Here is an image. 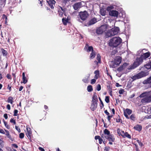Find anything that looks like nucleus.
Instances as JSON below:
<instances>
[{"instance_id":"nucleus-1","label":"nucleus","mask_w":151,"mask_h":151,"mask_svg":"<svg viewBox=\"0 0 151 151\" xmlns=\"http://www.w3.org/2000/svg\"><path fill=\"white\" fill-rule=\"evenodd\" d=\"M144 50V49L140 50L137 52V55H140L141 56L139 58H137L136 59V61L133 64L132 69L134 68L139 65L143 62L144 60L145 59L150 56V54L148 52H146L142 55L143 51Z\"/></svg>"},{"instance_id":"nucleus-2","label":"nucleus","mask_w":151,"mask_h":151,"mask_svg":"<svg viewBox=\"0 0 151 151\" xmlns=\"http://www.w3.org/2000/svg\"><path fill=\"white\" fill-rule=\"evenodd\" d=\"M139 97L142 98L141 100V102L142 103L151 102V92H146L143 93L139 95Z\"/></svg>"},{"instance_id":"nucleus-3","label":"nucleus","mask_w":151,"mask_h":151,"mask_svg":"<svg viewBox=\"0 0 151 151\" xmlns=\"http://www.w3.org/2000/svg\"><path fill=\"white\" fill-rule=\"evenodd\" d=\"M122 40L119 37H115L110 40L109 45L113 47H116L122 42Z\"/></svg>"},{"instance_id":"nucleus-4","label":"nucleus","mask_w":151,"mask_h":151,"mask_svg":"<svg viewBox=\"0 0 151 151\" xmlns=\"http://www.w3.org/2000/svg\"><path fill=\"white\" fill-rule=\"evenodd\" d=\"M142 70V71L139 73L131 77L133 81H134L137 79H139L145 77L148 75L149 74L148 71H145L143 70Z\"/></svg>"},{"instance_id":"nucleus-5","label":"nucleus","mask_w":151,"mask_h":151,"mask_svg":"<svg viewBox=\"0 0 151 151\" xmlns=\"http://www.w3.org/2000/svg\"><path fill=\"white\" fill-rule=\"evenodd\" d=\"M119 27H115L111 29H108L107 33L106 32V35L108 37H110L117 35L119 33Z\"/></svg>"},{"instance_id":"nucleus-6","label":"nucleus","mask_w":151,"mask_h":151,"mask_svg":"<svg viewBox=\"0 0 151 151\" xmlns=\"http://www.w3.org/2000/svg\"><path fill=\"white\" fill-rule=\"evenodd\" d=\"M111 28L108 25H102L96 30V33L98 34H101L103 32L107 33L108 29Z\"/></svg>"},{"instance_id":"nucleus-7","label":"nucleus","mask_w":151,"mask_h":151,"mask_svg":"<svg viewBox=\"0 0 151 151\" xmlns=\"http://www.w3.org/2000/svg\"><path fill=\"white\" fill-rule=\"evenodd\" d=\"M79 16L81 19L83 20H85L88 16L89 14L86 11H84L80 13Z\"/></svg>"},{"instance_id":"nucleus-8","label":"nucleus","mask_w":151,"mask_h":151,"mask_svg":"<svg viewBox=\"0 0 151 151\" xmlns=\"http://www.w3.org/2000/svg\"><path fill=\"white\" fill-rule=\"evenodd\" d=\"M151 69V62H149V63L145 65L144 67H142L140 69L141 70H143L145 71H148V70Z\"/></svg>"},{"instance_id":"nucleus-9","label":"nucleus","mask_w":151,"mask_h":151,"mask_svg":"<svg viewBox=\"0 0 151 151\" xmlns=\"http://www.w3.org/2000/svg\"><path fill=\"white\" fill-rule=\"evenodd\" d=\"M119 14V12L116 10H112L109 12V15L113 17H117Z\"/></svg>"},{"instance_id":"nucleus-10","label":"nucleus","mask_w":151,"mask_h":151,"mask_svg":"<svg viewBox=\"0 0 151 151\" xmlns=\"http://www.w3.org/2000/svg\"><path fill=\"white\" fill-rule=\"evenodd\" d=\"M110 134V132L107 129H105L104 131V134L101 135V137L103 139L106 138Z\"/></svg>"},{"instance_id":"nucleus-11","label":"nucleus","mask_w":151,"mask_h":151,"mask_svg":"<svg viewBox=\"0 0 151 151\" xmlns=\"http://www.w3.org/2000/svg\"><path fill=\"white\" fill-rule=\"evenodd\" d=\"M132 111L128 109H127L125 111H124V114L127 119H129V117L128 115H129L132 113Z\"/></svg>"},{"instance_id":"nucleus-12","label":"nucleus","mask_w":151,"mask_h":151,"mask_svg":"<svg viewBox=\"0 0 151 151\" xmlns=\"http://www.w3.org/2000/svg\"><path fill=\"white\" fill-rule=\"evenodd\" d=\"M121 58L120 56H118L116 57L115 58L114 61L115 62L116 64L118 66L121 63Z\"/></svg>"},{"instance_id":"nucleus-13","label":"nucleus","mask_w":151,"mask_h":151,"mask_svg":"<svg viewBox=\"0 0 151 151\" xmlns=\"http://www.w3.org/2000/svg\"><path fill=\"white\" fill-rule=\"evenodd\" d=\"M49 5L52 9H53L54 5H55V1L54 0H49V1H47Z\"/></svg>"},{"instance_id":"nucleus-14","label":"nucleus","mask_w":151,"mask_h":151,"mask_svg":"<svg viewBox=\"0 0 151 151\" xmlns=\"http://www.w3.org/2000/svg\"><path fill=\"white\" fill-rule=\"evenodd\" d=\"M81 5H82L81 2H78L75 4L73 5V7L75 10H76L78 8L81 7Z\"/></svg>"},{"instance_id":"nucleus-15","label":"nucleus","mask_w":151,"mask_h":151,"mask_svg":"<svg viewBox=\"0 0 151 151\" xmlns=\"http://www.w3.org/2000/svg\"><path fill=\"white\" fill-rule=\"evenodd\" d=\"M97 106V103L92 102L90 108L92 111H94L96 109Z\"/></svg>"},{"instance_id":"nucleus-16","label":"nucleus","mask_w":151,"mask_h":151,"mask_svg":"<svg viewBox=\"0 0 151 151\" xmlns=\"http://www.w3.org/2000/svg\"><path fill=\"white\" fill-rule=\"evenodd\" d=\"M85 49H87V51L88 52L90 51L93 52V47L92 46H88L87 44H86V46L84 48Z\"/></svg>"},{"instance_id":"nucleus-17","label":"nucleus","mask_w":151,"mask_h":151,"mask_svg":"<svg viewBox=\"0 0 151 151\" xmlns=\"http://www.w3.org/2000/svg\"><path fill=\"white\" fill-rule=\"evenodd\" d=\"M97 22V20L96 18H93L89 22L88 25H91L94 24Z\"/></svg>"},{"instance_id":"nucleus-18","label":"nucleus","mask_w":151,"mask_h":151,"mask_svg":"<svg viewBox=\"0 0 151 151\" xmlns=\"http://www.w3.org/2000/svg\"><path fill=\"white\" fill-rule=\"evenodd\" d=\"M144 84H149L151 83V76L145 80L143 82Z\"/></svg>"},{"instance_id":"nucleus-19","label":"nucleus","mask_w":151,"mask_h":151,"mask_svg":"<svg viewBox=\"0 0 151 151\" xmlns=\"http://www.w3.org/2000/svg\"><path fill=\"white\" fill-rule=\"evenodd\" d=\"M109 141L114 142V138L113 135L110 134L106 138Z\"/></svg>"},{"instance_id":"nucleus-20","label":"nucleus","mask_w":151,"mask_h":151,"mask_svg":"<svg viewBox=\"0 0 151 151\" xmlns=\"http://www.w3.org/2000/svg\"><path fill=\"white\" fill-rule=\"evenodd\" d=\"M22 80L23 81L21 82L22 83H23L24 84H26L27 82V79L26 77L25 76V73L23 72L22 74Z\"/></svg>"},{"instance_id":"nucleus-21","label":"nucleus","mask_w":151,"mask_h":151,"mask_svg":"<svg viewBox=\"0 0 151 151\" xmlns=\"http://www.w3.org/2000/svg\"><path fill=\"white\" fill-rule=\"evenodd\" d=\"M109 65L111 67L113 68H115L118 66L114 60L111 61L109 63Z\"/></svg>"},{"instance_id":"nucleus-22","label":"nucleus","mask_w":151,"mask_h":151,"mask_svg":"<svg viewBox=\"0 0 151 151\" xmlns=\"http://www.w3.org/2000/svg\"><path fill=\"white\" fill-rule=\"evenodd\" d=\"M134 128L136 130L140 131L142 129V126L140 125L137 124L134 127Z\"/></svg>"},{"instance_id":"nucleus-23","label":"nucleus","mask_w":151,"mask_h":151,"mask_svg":"<svg viewBox=\"0 0 151 151\" xmlns=\"http://www.w3.org/2000/svg\"><path fill=\"white\" fill-rule=\"evenodd\" d=\"M27 132L26 133V134L27 135V136L28 137V136L30 137L31 134H32L31 129L30 128H29L27 127Z\"/></svg>"},{"instance_id":"nucleus-24","label":"nucleus","mask_w":151,"mask_h":151,"mask_svg":"<svg viewBox=\"0 0 151 151\" xmlns=\"http://www.w3.org/2000/svg\"><path fill=\"white\" fill-rule=\"evenodd\" d=\"M90 75L89 74L88 76H86L83 78L82 80V81L83 82L85 83H88L89 80V76Z\"/></svg>"},{"instance_id":"nucleus-25","label":"nucleus","mask_w":151,"mask_h":151,"mask_svg":"<svg viewBox=\"0 0 151 151\" xmlns=\"http://www.w3.org/2000/svg\"><path fill=\"white\" fill-rule=\"evenodd\" d=\"M98 99L97 96L95 94H94L92 97V102L97 103Z\"/></svg>"},{"instance_id":"nucleus-26","label":"nucleus","mask_w":151,"mask_h":151,"mask_svg":"<svg viewBox=\"0 0 151 151\" xmlns=\"http://www.w3.org/2000/svg\"><path fill=\"white\" fill-rule=\"evenodd\" d=\"M94 74H95L94 76V78L95 79H97L99 76V72L98 70H96L95 71Z\"/></svg>"},{"instance_id":"nucleus-27","label":"nucleus","mask_w":151,"mask_h":151,"mask_svg":"<svg viewBox=\"0 0 151 151\" xmlns=\"http://www.w3.org/2000/svg\"><path fill=\"white\" fill-rule=\"evenodd\" d=\"M5 131L6 133V135L7 137L9 138L12 141H13V139L12 138L11 136L9 134V132L8 130H5Z\"/></svg>"},{"instance_id":"nucleus-28","label":"nucleus","mask_w":151,"mask_h":151,"mask_svg":"<svg viewBox=\"0 0 151 151\" xmlns=\"http://www.w3.org/2000/svg\"><path fill=\"white\" fill-rule=\"evenodd\" d=\"M97 59L98 61L97 62L96 61H94V63H96L97 64H98V63H100L101 62V56L99 54H98L97 55Z\"/></svg>"},{"instance_id":"nucleus-29","label":"nucleus","mask_w":151,"mask_h":151,"mask_svg":"<svg viewBox=\"0 0 151 151\" xmlns=\"http://www.w3.org/2000/svg\"><path fill=\"white\" fill-rule=\"evenodd\" d=\"M100 12L101 15L104 16L106 15V11L104 9H100Z\"/></svg>"},{"instance_id":"nucleus-30","label":"nucleus","mask_w":151,"mask_h":151,"mask_svg":"<svg viewBox=\"0 0 151 151\" xmlns=\"http://www.w3.org/2000/svg\"><path fill=\"white\" fill-rule=\"evenodd\" d=\"M69 19L68 18L66 19V18H63L62 19V22L63 23V24L65 25H66L67 24V22H69Z\"/></svg>"},{"instance_id":"nucleus-31","label":"nucleus","mask_w":151,"mask_h":151,"mask_svg":"<svg viewBox=\"0 0 151 151\" xmlns=\"http://www.w3.org/2000/svg\"><path fill=\"white\" fill-rule=\"evenodd\" d=\"M114 5H112L108 6L106 8V10L109 12L111 10L114 9Z\"/></svg>"},{"instance_id":"nucleus-32","label":"nucleus","mask_w":151,"mask_h":151,"mask_svg":"<svg viewBox=\"0 0 151 151\" xmlns=\"http://www.w3.org/2000/svg\"><path fill=\"white\" fill-rule=\"evenodd\" d=\"M61 9L62 10V12L61 11H59V14L60 16L62 17L63 14V13H64L65 12V9H63L62 7H61Z\"/></svg>"},{"instance_id":"nucleus-33","label":"nucleus","mask_w":151,"mask_h":151,"mask_svg":"<svg viewBox=\"0 0 151 151\" xmlns=\"http://www.w3.org/2000/svg\"><path fill=\"white\" fill-rule=\"evenodd\" d=\"M96 55V53L94 51H93L91 53L90 55V58L91 59H93V58Z\"/></svg>"},{"instance_id":"nucleus-34","label":"nucleus","mask_w":151,"mask_h":151,"mask_svg":"<svg viewBox=\"0 0 151 151\" xmlns=\"http://www.w3.org/2000/svg\"><path fill=\"white\" fill-rule=\"evenodd\" d=\"M13 99L12 97L10 96L8 99V102L9 103L12 104L13 102Z\"/></svg>"},{"instance_id":"nucleus-35","label":"nucleus","mask_w":151,"mask_h":151,"mask_svg":"<svg viewBox=\"0 0 151 151\" xmlns=\"http://www.w3.org/2000/svg\"><path fill=\"white\" fill-rule=\"evenodd\" d=\"M123 137H124V138L127 137L128 138L131 139V136L127 132H125V134H124V136Z\"/></svg>"},{"instance_id":"nucleus-36","label":"nucleus","mask_w":151,"mask_h":151,"mask_svg":"<svg viewBox=\"0 0 151 151\" xmlns=\"http://www.w3.org/2000/svg\"><path fill=\"white\" fill-rule=\"evenodd\" d=\"M87 90L89 92L92 91L93 90L92 86L90 85L88 86L87 87Z\"/></svg>"},{"instance_id":"nucleus-37","label":"nucleus","mask_w":151,"mask_h":151,"mask_svg":"<svg viewBox=\"0 0 151 151\" xmlns=\"http://www.w3.org/2000/svg\"><path fill=\"white\" fill-rule=\"evenodd\" d=\"M1 50L2 52L3 55L4 56H6L7 54V52L6 51L4 50L3 49H2Z\"/></svg>"},{"instance_id":"nucleus-38","label":"nucleus","mask_w":151,"mask_h":151,"mask_svg":"<svg viewBox=\"0 0 151 151\" xmlns=\"http://www.w3.org/2000/svg\"><path fill=\"white\" fill-rule=\"evenodd\" d=\"M122 16L120 15V17H121L122 18L124 19L126 17L125 13L124 11H123L121 12Z\"/></svg>"},{"instance_id":"nucleus-39","label":"nucleus","mask_w":151,"mask_h":151,"mask_svg":"<svg viewBox=\"0 0 151 151\" xmlns=\"http://www.w3.org/2000/svg\"><path fill=\"white\" fill-rule=\"evenodd\" d=\"M69 1L70 0H62V5L64 6H65L67 2Z\"/></svg>"},{"instance_id":"nucleus-40","label":"nucleus","mask_w":151,"mask_h":151,"mask_svg":"<svg viewBox=\"0 0 151 151\" xmlns=\"http://www.w3.org/2000/svg\"><path fill=\"white\" fill-rule=\"evenodd\" d=\"M4 120V125L5 126V127H6V128L8 129H10V126H9L7 122H5Z\"/></svg>"},{"instance_id":"nucleus-41","label":"nucleus","mask_w":151,"mask_h":151,"mask_svg":"<svg viewBox=\"0 0 151 151\" xmlns=\"http://www.w3.org/2000/svg\"><path fill=\"white\" fill-rule=\"evenodd\" d=\"M4 141H3L0 139V147H2L4 146Z\"/></svg>"},{"instance_id":"nucleus-42","label":"nucleus","mask_w":151,"mask_h":151,"mask_svg":"<svg viewBox=\"0 0 151 151\" xmlns=\"http://www.w3.org/2000/svg\"><path fill=\"white\" fill-rule=\"evenodd\" d=\"M99 99L101 102V105H100V108L101 109H102L104 105L102 101H101V100L100 98H99Z\"/></svg>"},{"instance_id":"nucleus-43","label":"nucleus","mask_w":151,"mask_h":151,"mask_svg":"<svg viewBox=\"0 0 151 151\" xmlns=\"http://www.w3.org/2000/svg\"><path fill=\"white\" fill-rule=\"evenodd\" d=\"M105 101L107 103H108L109 102V97L108 96H106L105 98Z\"/></svg>"},{"instance_id":"nucleus-44","label":"nucleus","mask_w":151,"mask_h":151,"mask_svg":"<svg viewBox=\"0 0 151 151\" xmlns=\"http://www.w3.org/2000/svg\"><path fill=\"white\" fill-rule=\"evenodd\" d=\"M128 65V64L127 63H124L123 65H122V67H121V68H122V69H125L126 67Z\"/></svg>"},{"instance_id":"nucleus-45","label":"nucleus","mask_w":151,"mask_h":151,"mask_svg":"<svg viewBox=\"0 0 151 151\" xmlns=\"http://www.w3.org/2000/svg\"><path fill=\"white\" fill-rule=\"evenodd\" d=\"M96 89L98 91H99L101 89V86L100 85L98 84L96 87Z\"/></svg>"},{"instance_id":"nucleus-46","label":"nucleus","mask_w":151,"mask_h":151,"mask_svg":"<svg viewBox=\"0 0 151 151\" xmlns=\"http://www.w3.org/2000/svg\"><path fill=\"white\" fill-rule=\"evenodd\" d=\"M96 79L95 78L91 79V84L95 83L96 82Z\"/></svg>"},{"instance_id":"nucleus-47","label":"nucleus","mask_w":151,"mask_h":151,"mask_svg":"<svg viewBox=\"0 0 151 151\" xmlns=\"http://www.w3.org/2000/svg\"><path fill=\"white\" fill-rule=\"evenodd\" d=\"M124 92V90L122 89H121L119 91V93L120 94H123Z\"/></svg>"},{"instance_id":"nucleus-48","label":"nucleus","mask_w":151,"mask_h":151,"mask_svg":"<svg viewBox=\"0 0 151 151\" xmlns=\"http://www.w3.org/2000/svg\"><path fill=\"white\" fill-rule=\"evenodd\" d=\"M113 116V115H108V117H107V119L108 120V121L110 122V119L111 118H112Z\"/></svg>"},{"instance_id":"nucleus-49","label":"nucleus","mask_w":151,"mask_h":151,"mask_svg":"<svg viewBox=\"0 0 151 151\" xmlns=\"http://www.w3.org/2000/svg\"><path fill=\"white\" fill-rule=\"evenodd\" d=\"M24 134L22 133H21L19 134V137L20 138H23L24 137Z\"/></svg>"},{"instance_id":"nucleus-50","label":"nucleus","mask_w":151,"mask_h":151,"mask_svg":"<svg viewBox=\"0 0 151 151\" xmlns=\"http://www.w3.org/2000/svg\"><path fill=\"white\" fill-rule=\"evenodd\" d=\"M16 129L18 132H21L20 129L19 127L17 126H15Z\"/></svg>"},{"instance_id":"nucleus-51","label":"nucleus","mask_w":151,"mask_h":151,"mask_svg":"<svg viewBox=\"0 0 151 151\" xmlns=\"http://www.w3.org/2000/svg\"><path fill=\"white\" fill-rule=\"evenodd\" d=\"M3 18H4L5 19V22H6V23L7 22V17L6 15H4L3 16Z\"/></svg>"},{"instance_id":"nucleus-52","label":"nucleus","mask_w":151,"mask_h":151,"mask_svg":"<svg viewBox=\"0 0 151 151\" xmlns=\"http://www.w3.org/2000/svg\"><path fill=\"white\" fill-rule=\"evenodd\" d=\"M130 119L131 120H135V117L133 115H131L130 117Z\"/></svg>"},{"instance_id":"nucleus-53","label":"nucleus","mask_w":151,"mask_h":151,"mask_svg":"<svg viewBox=\"0 0 151 151\" xmlns=\"http://www.w3.org/2000/svg\"><path fill=\"white\" fill-rule=\"evenodd\" d=\"M10 122L11 123H14V124H16V122H15V120L14 119H12L10 121Z\"/></svg>"},{"instance_id":"nucleus-54","label":"nucleus","mask_w":151,"mask_h":151,"mask_svg":"<svg viewBox=\"0 0 151 151\" xmlns=\"http://www.w3.org/2000/svg\"><path fill=\"white\" fill-rule=\"evenodd\" d=\"M121 131H122V130L120 129H118L117 130V133L119 134V135H120L121 134Z\"/></svg>"},{"instance_id":"nucleus-55","label":"nucleus","mask_w":151,"mask_h":151,"mask_svg":"<svg viewBox=\"0 0 151 151\" xmlns=\"http://www.w3.org/2000/svg\"><path fill=\"white\" fill-rule=\"evenodd\" d=\"M110 147H106L104 148V150L106 151H109L110 150Z\"/></svg>"},{"instance_id":"nucleus-56","label":"nucleus","mask_w":151,"mask_h":151,"mask_svg":"<svg viewBox=\"0 0 151 151\" xmlns=\"http://www.w3.org/2000/svg\"><path fill=\"white\" fill-rule=\"evenodd\" d=\"M6 77L8 79H12L11 76V75H10L9 74H7V75L6 76Z\"/></svg>"},{"instance_id":"nucleus-57","label":"nucleus","mask_w":151,"mask_h":151,"mask_svg":"<svg viewBox=\"0 0 151 151\" xmlns=\"http://www.w3.org/2000/svg\"><path fill=\"white\" fill-rule=\"evenodd\" d=\"M18 111L17 110H15L14 111V116H16L17 115Z\"/></svg>"},{"instance_id":"nucleus-58","label":"nucleus","mask_w":151,"mask_h":151,"mask_svg":"<svg viewBox=\"0 0 151 151\" xmlns=\"http://www.w3.org/2000/svg\"><path fill=\"white\" fill-rule=\"evenodd\" d=\"M121 133L120 135L122 136L123 137L125 134V132H124L123 131H121Z\"/></svg>"},{"instance_id":"nucleus-59","label":"nucleus","mask_w":151,"mask_h":151,"mask_svg":"<svg viewBox=\"0 0 151 151\" xmlns=\"http://www.w3.org/2000/svg\"><path fill=\"white\" fill-rule=\"evenodd\" d=\"M137 142L138 143L139 145L141 147H142L143 146V144L142 142H141L140 141H139V140H138L137 141Z\"/></svg>"},{"instance_id":"nucleus-60","label":"nucleus","mask_w":151,"mask_h":151,"mask_svg":"<svg viewBox=\"0 0 151 151\" xmlns=\"http://www.w3.org/2000/svg\"><path fill=\"white\" fill-rule=\"evenodd\" d=\"M100 138V137L99 136H95V139L96 140H97V139H99Z\"/></svg>"},{"instance_id":"nucleus-61","label":"nucleus","mask_w":151,"mask_h":151,"mask_svg":"<svg viewBox=\"0 0 151 151\" xmlns=\"http://www.w3.org/2000/svg\"><path fill=\"white\" fill-rule=\"evenodd\" d=\"M0 133L4 134H5V132L2 129H0Z\"/></svg>"},{"instance_id":"nucleus-62","label":"nucleus","mask_w":151,"mask_h":151,"mask_svg":"<svg viewBox=\"0 0 151 151\" xmlns=\"http://www.w3.org/2000/svg\"><path fill=\"white\" fill-rule=\"evenodd\" d=\"M99 143L100 144H101L102 143V142L103 141L102 139L100 138L99 139Z\"/></svg>"},{"instance_id":"nucleus-63","label":"nucleus","mask_w":151,"mask_h":151,"mask_svg":"<svg viewBox=\"0 0 151 151\" xmlns=\"http://www.w3.org/2000/svg\"><path fill=\"white\" fill-rule=\"evenodd\" d=\"M6 107L9 110H10L11 109L10 106L9 104L7 105Z\"/></svg>"},{"instance_id":"nucleus-64","label":"nucleus","mask_w":151,"mask_h":151,"mask_svg":"<svg viewBox=\"0 0 151 151\" xmlns=\"http://www.w3.org/2000/svg\"><path fill=\"white\" fill-rule=\"evenodd\" d=\"M39 149L41 151H45L44 149L40 147H39Z\"/></svg>"}]
</instances>
